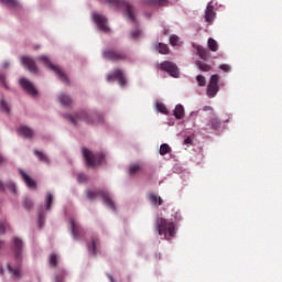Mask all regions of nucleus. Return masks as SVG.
I'll list each match as a JSON object with an SVG mask.
<instances>
[{
  "instance_id": "f257e3e1",
  "label": "nucleus",
  "mask_w": 282,
  "mask_h": 282,
  "mask_svg": "<svg viewBox=\"0 0 282 282\" xmlns=\"http://www.w3.org/2000/svg\"><path fill=\"white\" fill-rule=\"evenodd\" d=\"M175 221H180V214H174V219L166 220V218L158 217L154 221V230L160 237L171 241L175 237Z\"/></svg>"
},
{
  "instance_id": "f03ea898",
  "label": "nucleus",
  "mask_w": 282,
  "mask_h": 282,
  "mask_svg": "<svg viewBox=\"0 0 282 282\" xmlns=\"http://www.w3.org/2000/svg\"><path fill=\"white\" fill-rule=\"evenodd\" d=\"M106 3L113 6L115 8H122L123 14L129 21L135 23V7L124 0H106Z\"/></svg>"
},
{
  "instance_id": "7ed1b4c3",
  "label": "nucleus",
  "mask_w": 282,
  "mask_h": 282,
  "mask_svg": "<svg viewBox=\"0 0 282 282\" xmlns=\"http://www.w3.org/2000/svg\"><path fill=\"white\" fill-rule=\"evenodd\" d=\"M67 118L73 124H78L79 122H86V124H96V122H100V115H89L87 111L78 112L75 116L68 115Z\"/></svg>"
},
{
  "instance_id": "20e7f679",
  "label": "nucleus",
  "mask_w": 282,
  "mask_h": 282,
  "mask_svg": "<svg viewBox=\"0 0 282 282\" xmlns=\"http://www.w3.org/2000/svg\"><path fill=\"white\" fill-rule=\"evenodd\" d=\"M82 154L85 159L87 166L94 167V166H98V165L102 164V162H105V154L94 153V152L89 151V149H87V148L82 149Z\"/></svg>"
},
{
  "instance_id": "39448f33",
  "label": "nucleus",
  "mask_w": 282,
  "mask_h": 282,
  "mask_svg": "<svg viewBox=\"0 0 282 282\" xmlns=\"http://www.w3.org/2000/svg\"><path fill=\"white\" fill-rule=\"evenodd\" d=\"M37 61L50 67V69L54 72V74H56V76L62 80V83H65V85H69V78L67 77V75L63 72V69H61V67L52 64V62H50L48 56L41 55L37 57Z\"/></svg>"
},
{
  "instance_id": "423d86ee",
  "label": "nucleus",
  "mask_w": 282,
  "mask_h": 282,
  "mask_svg": "<svg viewBox=\"0 0 282 282\" xmlns=\"http://www.w3.org/2000/svg\"><path fill=\"white\" fill-rule=\"evenodd\" d=\"M104 58L106 61H111V63H122L129 59V55L124 51H116L113 48H106L102 52Z\"/></svg>"
},
{
  "instance_id": "0eeeda50",
  "label": "nucleus",
  "mask_w": 282,
  "mask_h": 282,
  "mask_svg": "<svg viewBox=\"0 0 282 282\" xmlns=\"http://www.w3.org/2000/svg\"><path fill=\"white\" fill-rule=\"evenodd\" d=\"M101 196L104 199V204L108 206L111 210L116 212V203H113V199H111V196H109V193L106 191H88L87 192V198L94 200L95 197Z\"/></svg>"
},
{
  "instance_id": "6e6552de",
  "label": "nucleus",
  "mask_w": 282,
  "mask_h": 282,
  "mask_svg": "<svg viewBox=\"0 0 282 282\" xmlns=\"http://www.w3.org/2000/svg\"><path fill=\"white\" fill-rule=\"evenodd\" d=\"M219 93V75H212L209 83L207 85V96L208 98H215Z\"/></svg>"
},
{
  "instance_id": "1a4fd4ad",
  "label": "nucleus",
  "mask_w": 282,
  "mask_h": 282,
  "mask_svg": "<svg viewBox=\"0 0 282 282\" xmlns=\"http://www.w3.org/2000/svg\"><path fill=\"white\" fill-rule=\"evenodd\" d=\"M160 69L170 74L172 78H180V68H177V65L173 62L165 61L161 63Z\"/></svg>"
},
{
  "instance_id": "9d476101",
  "label": "nucleus",
  "mask_w": 282,
  "mask_h": 282,
  "mask_svg": "<svg viewBox=\"0 0 282 282\" xmlns=\"http://www.w3.org/2000/svg\"><path fill=\"white\" fill-rule=\"evenodd\" d=\"M70 224V232L73 235V239H84L85 238V229L80 227L74 219L69 220Z\"/></svg>"
},
{
  "instance_id": "9b49d317",
  "label": "nucleus",
  "mask_w": 282,
  "mask_h": 282,
  "mask_svg": "<svg viewBox=\"0 0 282 282\" xmlns=\"http://www.w3.org/2000/svg\"><path fill=\"white\" fill-rule=\"evenodd\" d=\"M21 64L23 65V67H25V69L31 72V74H36V72H39V67H36V62H34V59L30 56H22Z\"/></svg>"
},
{
  "instance_id": "f8f14e48",
  "label": "nucleus",
  "mask_w": 282,
  "mask_h": 282,
  "mask_svg": "<svg viewBox=\"0 0 282 282\" xmlns=\"http://www.w3.org/2000/svg\"><path fill=\"white\" fill-rule=\"evenodd\" d=\"M20 85L30 96H36L39 94L34 87V84H32V82H30L28 78H21Z\"/></svg>"
},
{
  "instance_id": "ddd939ff",
  "label": "nucleus",
  "mask_w": 282,
  "mask_h": 282,
  "mask_svg": "<svg viewBox=\"0 0 282 282\" xmlns=\"http://www.w3.org/2000/svg\"><path fill=\"white\" fill-rule=\"evenodd\" d=\"M116 78L121 87H124V85H127V79L124 78V73L122 72V69H116L113 74L108 75L109 83L110 80H116Z\"/></svg>"
},
{
  "instance_id": "4468645a",
  "label": "nucleus",
  "mask_w": 282,
  "mask_h": 282,
  "mask_svg": "<svg viewBox=\"0 0 282 282\" xmlns=\"http://www.w3.org/2000/svg\"><path fill=\"white\" fill-rule=\"evenodd\" d=\"M94 21L97 23L99 30L101 32H109V26H107V18H105L101 14L95 13L94 14Z\"/></svg>"
},
{
  "instance_id": "2eb2a0df",
  "label": "nucleus",
  "mask_w": 282,
  "mask_h": 282,
  "mask_svg": "<svg viewBox=\"0 0 282 282\" xmlns=\"http://www.w3.org/2000/svg\"><path fill=\"white\" fill-rule=\"evenodd\" d=\"M23 250V241L21 238H13V252L17 261H21V252Z\"/></svg>"
},
{
  "instance_id": "dca6fc26",
  "label": "nucleus",
  "mask_w": 282,
  "mask_h": 282,
  "mask_svg": "<svg viewBox=\"0 0 282 282\" xmlns=\"http://www.w3.org/2000/svg\"><path fill=\"white\" fill-rule=\"evenodd\" d=\"M100 243V240L98 239V237H93L88 242H87V249L88 252L91 257H96L97 254V248L98 245Z\"/></svg>"
},
{
  "instance_id": "f3484780",
  "label": "nucleus",
  "mask_w": 282,
  "mask_h": 282,
  "mask_svg": "<svg viewBox=\"0 0 282 282\" xmlns=\"http://www.w3.org/2000/svg\"><path fill=\"white\" fill-rule=\"evenodd\" d=\"M215 6H213V2H209L207 4V8L205 10V21L206 23H213L215 21Z\"/></svg>"
},
{
  "instance_id": "a211bd4d",
  "label": "nucleus",
  "mask_w": 282,
  "mask_h": 282,
  "mask_svg": "<svg viewBox=\"0 0 282 282\" xmlns=\"http://www.w3.org/2000/svg\"><path fill=\"white\" fill-rule=\"evenodd\" d=\"M19 173H20L24 184L28 186V188H36V181L35 180L30 177V175H28V173H25L22 170H20Z\"/></svg>"
},
{
  "instance_id": "6ab92c4d",
  "label": "nucleus",
  "mask_w": 282,
  "mask_h": 282,
  "mask_svg": "<svg viewBox=\"0 0 282 282\" xmlns=\"http://www.w3.org/2000/svg\"><path fill=\"white\" fill-rule=\"evenodd\" d=\"M196 52H197V55L199 56V58H202L203 61H208V58H210V51L207 48L197 46Z\"/></svg>"
},
{
  "instance_id": "aec40b11",
  "label": "nucleus",
  "mask_w": 282,
  "mask_h": 282,
  "mask_svg": "<svg viewBox=\"0 0 282 282\" xmlns=\"http://www.w3.org/2000/svg\"><path fill=\"white\" fill-rule=\"evenodd\" d=\"M18 133L20 135H23L24 138H32L34 135V131H32V129L25 127V126H21L18 129Z\"/></svg>"
},
{
  "instance_id": "412c9836",
  "label": "nucleus",
  "mask_w": 282,
  "mask_h": 282,
  "mask_svg": "<svg viewBox=\"0 0 282 282\" xmlns=\"http://www.w3.org/2000/svg\"><path fill=\"white\" fill-rule=\"evenodd\" d=\"M148 199L153 204L154 206H162L163 200L162 197L155 195V194H149Z\"/></svg>"
},
{
  "instance_id": "4be33fe9",
  "label": "nucleus",
  "mask_w": 282,
  "mask_h": 282,
  "mask_svg": "<svg viewBox=\"0 0 282 282\" xmlns=\"http://www.w3.org/2000/svg\"><path fill=\"white\" fill-rule=\"evenodd\" d=\"M184 106L177 105L174 109V117L176 120H182V118H184Z\"/></svg>"
},
{
  "instance_id": "5701e85b",
  "label": "nucleus",
  "mask_w": 282,
  "mask_h": 282,
  "mask_svg": "<svg viewBox=\"0 0 282 282\" xmlns=\"http://www.w3.org/2000/svg\"><path fill=\"white\" fill-rule=\"evenodd\" d=\"M34 155L40 160V162H44L45 164H50V159L42 151L34 150Z\"/></svg>"
},
{
  "instance_id": "b1692460",
  "label": "nucleus",
  "mask_w": 282,
  "mask_h": 282,
  "mask_svg": "<svg viewBox=\"0 0 282 282\" xmlns=\"http://www.w3.org/2000/svg\"><path fill=\"white\" fill-rule=\"evenodd\" d=\"M58 100L64 107H69L72 105V98L65 94L59 95Z\"/></svg>"
},
{
  "instance_id": "393cba45",
  "label": "nucleus",
  "mask_w": 282,
  "mask_h": 282,
  "mask_svg": "<svg viewBox=\"0 0 282 282\" xmlns=\"http://www.w3.org/2000/svg\"><path fill=\"white\" fill-rule=\"evenodd\" d=\"M8 270L14 276V279H20L21 278V268L15 267L13 268L12 265L8 264Z\"/></svg>"
},
{
  "instance_id": "a878e982",
  "label": "nucleus",
  "mask_w": 282,
  "mask_h": 282,
  "mask_svg": "<svg viewBox=\"0 0 282 282\" xmlns=\"http://www.w3.org/2000/svg\"><path fill=\"white\" fill-rule=\"evenodd\" d=\"M207 43L210 52H217V50H219V45L217 44V41H215V39L209 37Z\"/></svg>"
},
{
  "instance_id": "bb28decb",
  "label": "nucleus",
  "mask_w": 282,
  "mask_h": 282,
  "mask_svg": "<svg viewBox=\"0 0 282 282\" xmlns=\"http://www.w3.org/2000/svg\"><path fill=\"white\" fill-rule=\"evenodd\" d=\"M48 263L51 268H56L58 265V256L56 253H52L48 258Z\"/></svg>"
},
{
  "instance_id": "cd10ccee",
  "label": "nucleus",
  "mask_w": 282,
  "mask_h": 282,
  "mask_svg": "<svg viewBox=\"0 0 282 282\" xmlns=\"http://www.w3.org/2000/svg\"><path fill=\"white\" fill-rule=\"evenodd\" d=\"M53 202H54V196L52 195V193H47L46 198H45V208H46V210H50L52 208V203Z\"/></svg>"
},
{
  "instance_id": "c85d7f7f",
  "label": "nucleus",
  "mask_w": 282,
  "mask_h": 282,
  "mask_svg": "<svg viewBox=\"0 0 282 282\" xmlns=\"http://www.w3.org/2000/svg\"><path fill=\"white\" fill-rule=\"evenodd\" d=\"M156 50H158L159 54H169V52H170L169 45L162 44V43H159L156 45Z\"/></svg>"
},
{
  "instance_id": "c756f323",
  "label": "nucleus",
  "mask_w": 282,
  "mask_h": 282,
  "mask_svg": "<svg viewBox=\"0 0 282 282\" xmlns=\"http://www.w3.org/2000/svg\"><path fill=\"white\" fill-rule=\"evenodd\" d=\"M197 67L198 69H200V72H210V69H213V66L204 63V62H197Z\"/></svg>"
},
{
  "instance_id": "7c9ffc66",
  "label": "nucleus",
  "mask_w": 282,
  "mask_h": 282,
  "mask_svg": "<svg viewBox=\"0 0 282 282\" xmlns=\"http://www.w3.org/2000/svg\"><path fill=\"white\" fill-rule=\"evenodd\" d=\"M159 153L160 155H166V153H171V147L166 143L161 144Z\"/></svg>"
},
{
  "instance_id": "2f4dec72",
  "label": "nucleus",
  "mask_w": 282,
  "mask_h": 282,
  "mask_svg": "<svg viewBox=\"0 0 282 282\" xmlns=\"http://www.w3.org/2000/svg\"><path fill=\"white\" fill-rule=\"evenodd\" d=\"M7 230H10V225L8 221H0V235H3Z\"/></svg>"
},
{
  "instance_id": "473e14b6",
  "label": "nucleus",
  "mask_w": 282,
  "mask_h": 282,
  "mask_svg": "<svg viewBox=\"0 0 282 282\" xmlns=\"http://www.w3.org/2000/svg\"><path fill=\"white\" fill-rule=\"evenodd\" d=\"M142 167L140 166V164H132L129 167V173L130 175H135V173H138V171H140Z\"/></svg>"
},
{
  "instance_id": "72a5a7b5",
  "label": "nucleus",
  "mask_w": 282,
  "mask_h": 282,
  "mask_svg": "<svg viewBox=\"0 0 282 282\" xmlns=\"http://www.w3.org/2000/svg\"><path fill=\"white\" fill-rule=\"evenodd\" d=\"M23 206H24L25 210H32L34 203H32V199L26 198L23 202Z\"/></svg>"
},
{
  "instance_id": "f704fd0d",
  "label": "nucleus",
  "mask_w": 282,
  "mask_h": 282,
  "mask_svg": "<svg viewBox=\"0 0 282 282\" xmlns=\"http://www.w3.org/2000/svg\"><path fill=\"white\" fill-rule=\"evenodd\" d=\"M197 84L199 85V87H205L206 86V77H204V75H198L196 77Z\"/></svg>"
},
{
  "instance_id": "c9c22d12",
  "label": "nucleus",
  "mask_w": 282,
  "mask_h": 282,
  "mask_svg": "<svg viewBox=\"0 0 282 282\" xmlns=\"http://www.w3.org/2000/svg\"><path fill=\"white\" fill-rule=\"evenodd\" d=\"M65 276H67V272L65 270H61L59 273L55 276L56 282H63Z\"/></svg>"
},
{
  "instance_id": "e433bc0d",
  "label": "nucleus",
  "mask_w": 282,
  "mask_h": 282,
  "mask_svg": "<svg viewBox=\"0 0 282 282\" xmlns=\"http://www.w3.org/2000/svg\"><path fill=\"white\" fill-rule=\"evenodd\" d=\"M156 109L160 111V113H169V110L166 109V106L164 104H156Z\"/></svg>"
},
{
  "instance_id": "4c0bfd02",
  "label": "nucleus",
  "mask_w": 282,
  "mask_h": 282,
  "mask_svg": "<svg viewBox=\"0 0 282 282\" xmlns=\"http://www.w3.org/2000/svg\"><path fill=\"white\" fill-rule=\"evenodd\" d=\"M3 3L9 6L10 8H17L19 6V2L17 0H1Z\"/></svg>"
},
{
  "instance_id": "58836bf2",
  "label": "nucleus",
  "mask_w": 282,
  "mask_h": 282,
  "mask_svg": "<svg viewBox=\"0 0 282 282\" xmlns=\"http://www.w3.org/2000/svg\"><path fill=\"white\" fill-rule=\"evenodd\" d=\"M212 127H213V129H215L217 131V129H219V127H221V121H219V119H217V118L212 119Z\"/></svg>"
},
{
  "instance_id": "ea45409f",
  "label": "nucleus",
  "mask_w": 282,
  "mask_h": 282,
  "mask_svg": "<svg viewBox=\"0 0 282 282\" xmlns=\"http://www.w3.org/2000/svg\"><path fill=\"white\" fill-rule=\"evenodd\" d=\"M0 107L2 111H4L6 113H10V107H8V104L6 102V100L2 99L0 101Z\"/></svg>"
},
{
  "instance_id": "a19ab883",
  "label": "nucleus",
  "mask_w": 282,
  "mask_h": 282,
  "mask_svg": "<svg viewBox=\"0 0 282 282\" xmlns=\"http://www.w3.org/2000/svg\"><path fill=\"white\" fill-rule=\"evenodd\" d=\"M170 43H171V45H173V47H175V45H177V43H180V37L177 35H172L170 37Z\"/></svg>"
},
{
  "instance_id": "79ce46f5",
  "label": "nucleus",
  "mask_w": 282,
  "mask_h": 282,
  "mask_svg": "<svg viewBox=\"0 0 282 282\" xmlns=\"http://www.w3.org/2000/svg\"><path fill=\"white\" fill-rule=\"evenodd\" d=\"M7 188H9L13 195H17V185H14V183H8Z\"/></svg>"
},
{
  "instance_id": "37998d69",
  "label": "nucleus",
  "mask_w": 282,
  "mask_h": 282,
  "mask_svg": "<svg viewBox=\"0 0 282 282\" xmlns=\"http://www.w3.org/2000/svg\"><path fill=\"white\" fill-rule=\"evenodd\" d=\"M77 181L83 184V182H87V175L80 173L77 175Z\"/></svg>"
},
{
  "instance_id": "c03bdc74",
  "label": "nucleus",
  "mask_w": 282,
  "mask_h": 282,
  "mask_svg": "<svg viewBox=\"0 0 282 282\" xmlns=\"http://www.w3.org/2000/svg\"><path fill=\"white\" fill-rule=\"evenodd\" d=\"M43 221H45V217L43 216V213L39 214V226L40 228H43Z\"/></svg>"
},
{
  "instance_id": "a18cd8bd",
  "label": "nucleus",
  "mask_w": 282,
  "mask_h": 282,
  "mask_svg": "<svg viewBox=\"0 0 282 282\" xmlns=\"http://www.w3.org/2000/svg\"><path fill=\"white\" fill-rule=\"evenodd\" d=\"M219 69H221L223 72H230V65H227V64H223L219 66Z\"/></svg>"
},
{
  "instance_id": "49530a36",
  "label": "nucleus",
  "mask_w": 282,
  "mask_h": 282,
  "mask_svg": "<svg viewBox=\"0 0 282 282\" xmlns=\"http://www.w3.org/2000/svg\"><path fill=\"white\" fill-rule=\"evenodd\" d=\"M0 83L8 89V84L6 83V76L3 74H0Z\"/></svg>"
},
{
  "instance_id": "de8ad7c7",
  "label": "nucleus",
  "mask_w": 282,
  "mask_h": 282,
  "mask_svg": "<svg viewBox=\"0 0 282 282\" xmlns=\"http://www.w3.org/2000/svg\"><path fill=\"white\" fill-rule=\"evenodd\" d=\"M141 31L137 30L130 33L131 39H138V36H140Z\"/></svg>"
},
{
  "instance_id": "09e8293b",
  "label": "nucleus",
  "mask_w": 282,
  "mask_h": 282,
  "mask_svg": "<svg viewBox=\"0 0 282 282\" xmlns=\"http://www.w3.org/2000/svg\"><path fill=\"white\" fill-rule=\"evenodd\" d=\"M151 3H159V6H164L166 3V0H150Z\"/></svg>"
},
{
  "instance_id": "8fccbe9b",
  "label": "nucleus",
  "mask_w": 282,
  "mask_h": 282,
  "mask_svg": "<svg viewBox=\"0 0 282 282\" xmlns=\"http://www.w3.org/2000/svg\"><path fill=\"white\" fill-rule=\"evenodd\" d=\"M184 144H187V145L193 144V138L187 137V138L184 140Z\"/></svg>"
},
{
  "instance_id": "3c124183",
  "label": "nucleus",
  "mask_w": 282,
  "mask_h": 282,
  "mask_svg": "<svg viewBox=\"0 0 282 282\" xmlns=\"http://www.w3.org/2000/svg\"><path fill=\"white\" fill-rule=\"evenodd\" d=\"M0 191H6V186L3 185V183L0 181Z\"/></svg>"
},
{
  "instance_id": "603ef678",
  "label": "nucleus",
  "mask_w": 282,
  "mask_h": 282,
  "mask_svg": "<svg viewBox=\"0 0 282 282\" xmlns=\"http://www.w3.org/2000/svg\"><path fill=\"white\" fill-rule=\"evenodd\" d=\"M3 163V156L0 155V164Z\"/></svg>"
},
{
  "instance_id": "864d4df0",
  "label": "nucleus",
  "mask_w": 282,
  "mask_h": 282,
  "mask_svg": "<svg viewBox=\"0 0 282 282\" xmlns=\"http://www.w3.org/2000/svg\"><path fill=\"white\" fill-rule=\"evenodd\" d=\"M0 274H3V268L0 267Z\"/></svg>"
},
{
  "instance_id": "5fc2aeb1",
  "label": "nucleus",
  "mask_w": 282,
  "mask_h": 282,
  "mask_svg": "<svg viewBox=\"0 0 282 282\" xmlns=\"http://www.w3.org/2000/svg\"><path fill=\"white\" fill-rule=\"evenodd\" d=\"M3 67H8V63H4V64H3Z\"/></svg>"
}]
</instances>
